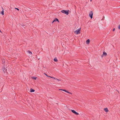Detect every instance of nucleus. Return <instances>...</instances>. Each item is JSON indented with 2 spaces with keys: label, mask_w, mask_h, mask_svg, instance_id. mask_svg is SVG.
Returning a JSON list of instances; mask_svg holds the SVG:
<instances>
[{
  "label": "nucleus",
  "mask_w": 120,
  "mask_h": 120,
  "mask_svg": "<svg viewBox=\"0 0 120 120\" xmlns=\"http://www.w3.org/2000/svg\"><path fill=\"white\" fill-rule=\"evenodd\" d=\"M118 28L119 29H120V25H119L118 26Z\"/></svg>",
  "instance_id": "a211bd4d"
},
{
  "label": "nucleus",
  "mask_w": 120,
  "mask_h": 120,
  "mask_svg": "<svg viewBox=\"0 0 120 120\" xmlns=\"http://www.w3.org/2000/svg\"><path fill=\"white\" fill-rule=\"evenodd\" d=\"M60 90H62V91H65V92H67V93L69 94H72V93H71V92H69L68 91L66 90H64V89H59Z\"/></svg>",
  "instance_id": "20e7f679"
},
{
  "label": "nucleus",
  "mask_w": 120,
  "mask_h": 120,
  "mask_svg": "<svg viewBox=\"0 0 120 120\" xmlns=\"http://www.w3.org/2000/svg\"><path fill=\"white\" fill-rule=\"evenodd\" d=\"M81 28H79L74 31V33L76 34H78L80 33Z\"/></svg>",
  "instance_id": "f03ea898"
},
{
  "label": "nucleus",
  "mask_w": 120,
  "mask_h": 120,
  "mask_svg": "<svg viewBox=\"0 0 120 120\" xmlns=\"http://www.w3.org/2000/svg\"><path fill=\"white\" fill-rule=\"evenodd\" d=\"M32 78L33 79H34L35 80H36L37 78V77H32Z\"/></svg>",
  "instance_id": "ddd939ff"
},
{
  "label": "nucleus",
  "mask_w": 120,
  "mask_h": 120,
  "mask_svg": "<svg viewBox=\"0 0 120 120\" xmlns=\"http://www.w3.org/2000/svg\"><path fill=\"white\" fill-rule=\"evenodd\" d=\"M61 12L67 15H68L69 13V11L68 10H63L61 11Z\"/></svg>",
  "instance_id": "f257e3e1"
},
{
  "label": "nucleus",
  "mask_w": 120,
  "mask_h": 120,
  "mask_svg": "<svg viewBox=\"0 0 120 120\" xmlns=\"http://www.w3.org/2000/svg\"><path fill=\"white\" fill-rule=\"evenodd\" d=\"M15 9H16V10H17L18 11H19V9L18 8H15Z\"/></svg>",
  "instance_id": "aec40b11"
},
{
  "label": "nucleus",
  "mask_w": 120,
  "mask_h": 120,
  "mask_svg": "<svg viewBox=\"0 0 120 120\" xmlns=\"http://www.w3.org/2000/svg\"><path fill=\"white\" fill-rule=\"evenodd\" d=\"M1 14L2 15H4V11L3 10H3H2V11L1 12Z\"/></svg>",
  "instance_id": "f8f14e48"
},
{
  "label": "nucleus",
  "mask_w": 120,
  "mask_h": 120,
  "mask_svg": "<svg viewBox=\"0 0 120 120\" xmlns=\"http://www.w3.org/2000/svg\"><path fill=\"white\" fill-rule=\"evenodd\" d=\"M54 61L55 62H57L58 61V60L57 59V58L56 57H55L54 59Z\"/></svg>",
  "instance_id": "9b49d317"
},
{
  "label": "nucleus",
  "mask_w": 120,
  "mask_h": 120,
  "mask_svg": "<svg viewBox=\"0 0 120 120\" xmlns=\"http://www.w3.org/2000/svg\"><path fill=\"white\" fill-rule=\"evenodd\" d=\"M28 52H29V53H30H30H31V54H32V52H31V51H29V50L28 51Z\"/></svg>",
  "instance_id": "dca6fc26"
},
{
  "label": "nucleus",
  "mask_w": 120,
  "mask_h": 120,
  "mask_svg": "<svg viewBox=\"0 0 120 120\" xmlns=\"http://www.w3.org/2000/svg\"><path fill=\"white\" fill-rule=\"evenodd\" d=\"M90 40L89 39H87L86 41V43L87 44H89L90 43Z\"/></svg>",
  "instance_id": "6e6552de"
},
{
  "label": "nucleus",
  "mask_w": 120,
  "mask_h": 120,
  "mask_svg": "<svg viewBox=\"0 0 120 120\" xmlns=\"http://www.w3.org/2000/svg\"><path fill=\"white\" fill-rule=\"evenodd\" d=\"M115 30V28H114L113 29H112V31H114Z\"/></svg>",
  "instance_id": "6ab92c4d"
},
{
  "label": "nucleus",
  "mask_w": 120,
  "mask_h": 120,
  "mask_svg": "<svg viewBox=\"0 0 120 120\" xmlns=\"http://www.w3.org/2000/svg\"><path fill=\"white\" fill-rule=\"evenodd\" d=\"M58 21L59 22L58 19L57 18H55L53 20V22Z\"/></svg>",
  "instance_id": "1a4fd4ad"
},
{
  "label": "nucleus",
  "mask_w": 120,
  "mask_h": 120,
  "mask_svg": "<svg viewBox=\"0 0 120 120\" xmlns=\"http://www.w3.org/2000/svg\"><path fill=\"white\" fill-rule=\"evenodd\" d=\"M7 71V69H5V71H4V72L5 73V72H6Z\"/></svg>",
  "instance_id": "412c9836"
},
{
  "label": "nucleus",
  "mask_w": 120,
  "mask_h": 120,
  "mask_svg": "<svg viewBox=\"0 0 120 120\" xmlns=\"http://www.w3.org/2000/svg\"><path fill=\"white\" fill-rule=\"evenodd\" d=\"M47 76V77H51V76H48L47 75V76Z\"/></svg>",
  "instance_id": "393cba45"
},
{
  "label": "nucleus",
  "mask_w": 120,
  "mask_h": 120,
  "mask_svg": "<svg viewBox=\"0 0 120 120\" xmlns=\"http://www.w3.org/2000/svg\"><path fill=\"white\" fill-rule=\"evenodd\" d=\"M2 62H3V64H5V60H2Z\"/></svg>",
  "instance_id": "4468645a"
},
{
  "label": "nucleus",
  "mask_w": 120,
  "mask_h": 120,
  "mask_svg": "<svg viewBox=\"0 0 120 120\" xmlns=\"http://www.w3.org/2000/svg\"><path fill=\"white\" fill-rule=\"evenodd\" d=\"M50 78L54 79H56V78H55V77H50Z\"/></svg>",
  "instance_id": "f3484780"
},
{
  "label": "nucleus",
  "mask_w": 120,
  "mask_h": 120,
  "mask_svg": "<svg viewBox=\"0 0 120 120\" xmlns=\"http://www.w3.org/2000/svg\"><path fill=\"white\" fill-rule=\"evenodd\" d=\"M54 22H53V21H52V23H53Z\"/></svg>",
  "instance_id": "a878e982"
},
{
  "label": "nucleus",
  "mask_w": 120,
  "mask_h": 120,
  "mask_svg": "<svg viewBox=\"0 0 120 120\" xmlns=\"http://www.w3.org/2000/svg\"><path fill=\"white\" fill-rule=\"evenodd\" d=\"M93 11H91L90 13L89 14V15L90 16V17L91 18V19H92L93 18Z\"/></svg>",
  "instance_id": "7ed1b4c3"
},
{
  "label": "nucleus",
  "mask_w": 120,
  "mask_h": 120,
  "mask_svg": "<svg viewBox=\"0 0 120 120\" xmlns=\"http://www.w3.org/2000/svg\"><path fill=\"white\" fill-rule=\"evenodd\" d=\"M34 91L35 90L34 89H32V88H31L30 89V92H34Z\"/></svg>",
  "instance_id": "9d476101"
},
{
  "label": "nucleus",
  "mask_w": 120,
  "mask_h": 120,
  "mask_svg": "<svg viewBox=\"0 0 120 120\" xmlns=\"http://www.w3.org/2000/svg\"><path fill=\"white\" fill-rule=\"evenodd\" d=\"M104 109V111L106 112H108L109 111L108 109L107 108H105Z\"/></svg>",
  "instance_id": "0eeeda50"
},
{
  "label": "nucleus",
  "mask_w": 120,
  "mask_h": 120,
  "mask_svg": "<svg viewBox=\"0 0 120 120\" xmlns=\"http://www.w3.org/2000/svg\"><path fill=\"white\" fill-rule=\"evenodd\" d=\"M44 74H45V75H46L47 76V74H46V73H44Z\"/></svg>",
  "instance_id": "b1692460"
},
{
  "label": "nucleus",
  "mask_w": 120,
  "mask_h": 120,
  "mask_svg": "<svg viewBox=\"0 0 120 120\" xmlns=\"http://www.w3.org/2000/svg\"><path fill=\"white\" fill-rule=\"evenodd\" d=\"M92 0H90V1H91Z\"/></svg>",
  "instance_id": "bb28decb"
},
{
  "label": "nucleus",
  "mask_w": 120,
  "mask_h": 120,
  "mask_svg": "<svg viewBox=\"0 0 120 120\" xmlns=\"http://www.w3.org/2000/svg\"><path fill=\"white\" fill-rule=\"evenodd\" d=\"M22 26H25V25L24 24H22Z\"/></svg>",
  "instance_id": "4be33fe9"
},
{
  "label": "nucleus",
  "mask_w": 120,
  "mask_h": 120,
  "mask_svg": "<svg viewBox=\"0 0 120 120\" xmlns=\"http://www.w3.org/2000/svg\"><path fill=\"white\" fill-rule=\"evenodd\" d=\"M56 80H58V81H60V80H60L58 79H57V78H56Z\"/></svg>",
  "instance_id": "5701e85b"
},
{
  "label": "nucleus",
  "mask_w": 120,
  "mask_h": 120,
  "mask_svg": "<svg viewBox=\"0 0 120 120\" xmlns=\"http://www.w3.org/2000/svg\"><path fill=\"white\" fill-rule=\"evenodd\" d=\"M107 53L105 52H103V54L101 56V57H102L103 56H106L107 55Z\"/></svg>",
  "instance_id": "423d86ee"
},
{
  "label": "nucleus",
  "mask_w": 120,
  "mask_h": 120,
  "mask_svg": "<svg viewBox=\"0 0 120 120\" xmlns=\"http://www.w3.org/2000/svg\"><path fill=\"white\" fill-rule=\"evenodd\" d=\"M71 111L72 112L74 113L76 115H79V113L76 112L75 110H71Z\"/></svg>",
  "instance_id": "39448f33"
},
{
  "label": "nucleus",
  "mask_w": 120,
  "mask_h": 120,
  "mask_svg": "<svg viewBox=\"0 0 120 120\" xmlns=\"http://www.w3.org/2000/svg\"><path fill=\"white\" fill-rule=\"evenodd\" d=\"M2 69L3 70V71H4L5 70V68L4 67L2 68Z\"/></svg>",
  "instance_id": "2eb2a0df"
}]
</instances>
